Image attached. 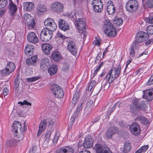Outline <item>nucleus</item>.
Returning <instances> with one entry per match:
<instances>
[{"label": "nucleus", "instance_id": "nucleus-61", "mask_svg": "<svg viewBox=\"0 0 153 153\" xmlns=\"http://www.w3.org/2000/svg\"><path fill=\"white\" fill-rule=\"evenodd\" d=\"M56 152V153H64V147L58 148Z\"/></svg>", "mask_w": 153, "mask_h": 153}, {"label": "nucleus", "instance_id": "nucleus-44", "mask_svg": "<svg viewBox=\"0 0 153 153\" xmlns=\"http://www.w3.org/2000/svg\"><path fill=\"white\" fill-rule=\"evenodd\" d=\"M96 83V82L94 80H92L88 86V90L89 91H91L93 89Z\"/></svg>", "mask_w": 153, "mask_h": 153}, {"label": "nucleus", "instance_id": "nucleus-64", "mask_svg": "<svg viewBox=\"0 0 153 153\" xmlns=\"http://www.w3.org/2000/svg\"><path fill=\"white\" fill-rule=\"evenodd\" d=\"M80 112V111L76 109L74 114V116L75 117H77L79 115Z\"/></svg>", "mask_w": 153, "mask_h": 153}, {"label": "nucleus", "instance_id": "nucleus-62", "mask_svg": "<svg viewBox=\"0 0 153 153\" xmlns=\"http://www.w3.org/2000/svg\"><path fill=\"white\" fill-rule=\"evenodd\" d=\"M69 69V65L68 64L65 63L64 64L63 66V70L64 71H66L68 70Z\"/></svg>", "mask_w": 153, "mask_h": 153}, {"label": "nucleus", "instance_id": "nucleus-22", "mask_svg": "<svg viewBox=\"0 0 153 153\" xmlns=\"http://www.w3.org/2000/svg\"><path fill=\"white\" fill-rule=\"evenodd\" d=\"M34 47L30 44H27L25 49V53L27 55L31 56L33 54Z\"/></svg>", "mask_w": 153, "mask_h": 153}, {"label": "nucleus", "instance_id": "nucleus-6", "mask_svg": "<svg viewBox=\"0 0 153 153\" xmlns=\"http://www.w3.org/2000/svg\"><path fill=\"white\" fill-rule=\"evenodd\" d=\"M51 89L55 96L58 98H62L64 95V92L59 85L54 84L51 88Z\"/></svg>", "mask_w": 153, "mask_h": 153}, {"label": "nucleus", "instance_id": "nucleus-16", "mask_svg": "<svg viewBox=\"0 0 153 153\" xmlns=\"http://www.w3.org/2000/svg\"><path fill=\"white\" fill-rule=\"evenodd\" d=\"M118 131V129L116 127L114 126L110 127L106 132V137L108 138H111L113 134L117 133Z\"/></svg>", "mask_w": 153, "mask_h": 153}, {"label": "nucleus", "instance_id": "nucleus-5", "mask_svg": "<svg viewBox=\"0 0 153 153\" xmlns=\"http://www.w3.org/2000/svg\"><path fill=\"white\" fill-rule=\"evenodd\" d=\"M120 66L118 65L116 68L111 69L109 71L108 75V78L110 77V82L113 81L120 75Z\"/></svg>", "mask_w": 153, "mask_h": 153}, {"label": "nucleus", "instance_id": "nucleus-25", "mask_svg": "<svg viewBox=\"0 0 153 153\" xmlns=\"http://www.w3.org/2000/svg\"><path fill=\"white\" fill-rule=\"evenodd\" d=\"M45 120L46 125L48 126L49 129L51 130H51L52 131L53 130V126H54L55 123V119L53 118H48Z\"/></svg>", "mask_w": 153, "mask_h": 153}, {"label": "nucleus", "instance_id": "nucleus-27", "mask_svg": "<svg viewBox=\"0 0 153 153\" xmlns=\"http://www.w3.org/2000/svg\"><path fill=\"white\" fill-rule=\"evenodd\" d=\"M46 125H47L46 123L45 120H43L41 121L39 126V130L37 134L38 136L40 135L42 132L45 129Z\"/></svg>", "mask_w": 153, "mask_h": 153}, {"label": "nucleus", "instance_id": "nucleus-50", "mask_svg": "<svg viewBox=\"0 0 153 153\" xmlns=\"http://www.w3.org/2000/svg\"><path fill=\"white\" fill-rule=\"evenodd\" d=\"M39 77L37 76L33 77L31 78H27L26 79L28 82H33L39 79Z\"/></svg>", "mask_w": 153, "mask_h": 153}, {"label": "nucleus", "instance_id": "nucleus-40", "mask_svg": "<svg viewBox=\"0 0 153 153\" xmlns=\"http://www.w3.org/2000/svg\"><path fill=\"white\" fill-rule=\"evenodd\" d=\"M64 153H73L74 149L71 147L69 146L64 147Z\"/></svg>", "mask_w": 153, "mask_h": 153}, {"label": "nucleus", "instance_id": "nucleus-2", "mask_svg": "<svg viewBox=\"0 0 153 153\" xmlns=\"http://www.w3.org/2000/svg\"><path fill=\"white\" fill-rule=\"evenodd\" d=\"M146 102L141 101L139 99H134L132 100V104L130 105V111L134 113L138 108L145 110L147 107Z\"/></svg>", "mask_w": 153, "mask_h": 153}, {"label": "nucleus", "instance_id": "nucleus-23", "mask_svg": "<svg viewBox=\"0 0 153 153\" xmlns=\"http://www.w3.org/2000/svg\"><path fill=\"white\" fill-rule=\"evenodd\" d=\"M144 94L143 95V98L145 99L148 101H151L153 99L152 92L149 90H146L143 91Z\"/></svg>", "mask_w": 153, "mask_h": 153}, {"label": "nucleus", "instance_id": "nucleus-21", "mask_svg": "<svg viewBox=\"0 0 153 153\" xmlns=\"http://www.w3.org/2000/svg\"><path fill=\"white\" fill-rule=\"evenodd\" d=\"M42 48L43 52L45 54L49 55L52 50V46L50 44L45 43L42 45Z\"/></svg>", "mask_w": 153, "mask_h": 153}, {"label": "nucleus", "instance_id": "nucleus-9", "mask_svg": "<svg viewBox=\"0 0 153 153\" xmlns=\"http://www.w3.org/2000/svg\"><path fill=\"white\" fill-rule=\"evenodd\" d=\"M149 38L148 34L143 31L138 32L136 36V40L137 42H143Z\"/></svg>", "mask_w": 153, "mask_h": 153}, {"label": "nucleus", "instance_id": "nucleus-39", "mask_svg": "<svg viewBox=\"0 0 153 153\" xmlns=\"http://www.w3.org/2000/svg\"><path fill=\"white\" fill-rule=\"evenodd\" d=\"M148 145H145L141 147L136 152V153H141L144 152L148 148Z\"/></svg>", "mask_w": 153, "mask_h": 153}, {"label": "nucleus", "instance_id": "nucleus-28", "mask_svg": "<svg viewBox=\"0 0 153 153\" xmlns=\"http://www.w3.org/2000/svg\"><path fill=\"white\" fill-rule=\"evenodd\" d=\"M131 149V143L128 142L124 143L123 147L121 148L122 151L124 152H128Z\"/></svg>", "mask_w": 153, "mask_h": 153}, {"label": "nucleus", "instance_id": "nucleus-8", "mask_svg": "<svg viewBox=\"0 0 153 153\" xmlns=\"http://www.w3.org/2000/svg\"><path fill=\"white\" fill-rule=\"evenodd\" d=\"M44 24L45 28L51 30H55L57 28L56 23L54 22L53 19L51 18H48L45 19L44 22Z\"/></svg>", "mask_w": 153, "mask_h": 153}, {"label": "nucleus", "instance_id": "nucleus-17", "mask_svg": "<svg viewBox=\"0 0 153 153\" xmlns=\"http://www.w3.org/2000/svg\"><path fill=\"white\" fill-rule=\"evenodd\" d=\"M22 127L21 124L19 121H15L13 123L12 131L14 133H19V131L20 133L22 130Z\"/></svg>", "mask_w": 153, "mask_h": 153}, {"label": "nucleus", "instance_id": "nucleus-59", "mask_svg": "<svg viewBox=\"0 0 153 153\" xmlns=\"http://www.w3.org/2000/svg\"><path fill=\"white\" fill-rule=\"evenodd\" d=\"M153 84V78L152 76L149 78L148 81L147 82V84L148 85H151Z\"/></svg>", "mask_w": 153, "mask_h": 153}, {"label": "nucleus", "instance_id": "nucleus-41", "mask_svg": "<svg viewBox=\"0 0 153 153\" xmlns=\"http://www.w3.org/2000/svg\"><path fill=\"white\" fill-rule=\"evenodd\" d=\"M93 7L97 6L103 4L100 0H94L91 3Z\"/></svg>", "mask_w": 153, "mask_h": 153}, {"label": "nucleus", "instance_id": "nucleus-26", "mask_svg": "<svg viewBox=\"0 0 153 153\" xmlns=\"http://www.w3.org/2000/svg\"><path fill=\"white\" fill-rule=\"evenodd\" d=\"M37 56H34L31 58L27 59L26 63L28 65H34L37 62Z\"/></svg>", "mask_w": 153, "mask_h": 153}, {"label": "nucleus", "instance_id": "nucleus-11", "mask_svg": "<svg viewBox=\"0 0 153 153\" xmlns=\"http://www.w3.org/2000/svg\"><path fill=\"white\" fill-rule=\"evenodd\" d=\"M94 149L97 153H107L109 151L106 146L98 143L95 145Z\"/></svg>", "mask_w": 153, "mask_h": 153}, {"label": "nucleus", "instance_id": "nucleus-48", "mask_svg": "<svg viewBox=\"0 0 153 153\" xmlns=\"http://www.w3.org/2000/svg\"><path fill=\"white\" fill-rule=\"evenodd\" d=\"M96 40L93 42V44L94 45L99 46L101 42V39L99 37H95Z\"/></svg>", "mask_w": 153, "mask_h": 153}, {"label": "nucleus", "instance_id": "nucleus-18", "mask_svg": "<svg viewBox=\"0 0 153 153\" xmlns=\"http://www.w3.org/2000/svg\"><path fill=\"white\" fill-rule=\"evenodd\" d=\"M59 28L64 31H66L69 29L70 27L67 23L63 19H60L59 21Z\"/></svg>", "mask_w": 153, "mask_h": 153}, {"label": "nucleus", "instance_id": "nucleus-38", "mask_svg": "<svg viewBox=\"0 0 153 153\" xmlns=\"http://www.w3.org/2000/svg\"><path fill=\"white\" fill-rule=\"evenodd\" d=\"M106 9L107 12L110 15L114 14L115 11V8L114 6H111L110 7L106 8Z\"/></svg>", "mask_w": 153, "mask_h": 153}, {"label": "nucleus", "instance_id": "nucleus-10", "mask_svg": "<svg viewBox=\"0 0 153 153\" xmlns=\"http://www.w3.org/2000/svg\"><path fill=\"white\" fill-rule=\"evenodd\" d=\"M51 6L53 11L57 13L62 12L64 8L63 4L58 2L53 3Z\"/></svg>", "mask_w": 153, "mask_h": 153}, {"label": "nucleus", "instance_id": "nucleus-63", "mask_svg": "<svg viewBox=\"0 0 153 153\" xmlns=\"http://www.w3.org/2000/svg\"><path fill=\"white\" fill-rule=\"evenodd\" d=\"M147 22L150 24H153V17L150 16L147 19Z\"/></svg>", "mask_w": 153, "mask_h": 153}, {"label": "nucleus", "instance_id": "nucleus-52", "mask_svg": "<svg viewBox=\"0 0 153 153\" xmlns=\"http://www.w3.org/2000/svg\"><path fill=\"white\" fill-rule=\"evenodd\" d=\"M56 36L57 38H61L62 40L65 39L67 38V37L66 36L63 35L59 32H58L57 33Z\"/></svg>", "mask_w": 153, "mask_h": 153}, {"label": "nucleus", "instance_id": "nucleus-1", "mask_svg": "<svg viewBox=\"0 0 153 153\" xmlns=\"http://www.w3.org/2000/svg\"><path fill=\"white\" fill-rule=\"evenodd\" d=\"M103 29L106 35L111 37H114L117 34L116 29L109 20L104 22Z\"/></svg>", "mask_w": 153, "mask_h": 153}, {"label": "nucleus", "instance_id": "nucleus-31", "mask_svg": "<svg viewBox=\"0 0 153 153\" xmlns=\"http://www.w3.org/2000/svg\"><path fill=\"white\" fill-rule=\"evenodd\" d=\"M57 70V66L56 65H52L48 70V72L50 75H53L56 74Z\"/></svg>", "mask_w": 153, "mask_h": 153}, {"label": "nucleus", "instance_id": "nucleus-29", "mask_svg": "<svg viewBox=\"0 0 153 153\" xmlns=\"http://www.w3.org/2000/svg\"><path fill=\"white\" fill-rule=\"evenodd\" d=\"M110 77L108 78V75H107L106 78L103 80L102 85L104 87V88L106 87V88H108L110 86V84L112 82H110L111 79Z\"/></svg>", "mask_w": 153, "mask_h": 153}, {"label": "nucleus", "instance_id": "nucleus-4", "mask_svg": "<svg viewBox=\"0 0 153 153\" xmlns=\"http://www.w3.org/2000/svg\"><path fill=\"white\" fill-rule=\"evenodd\" d=\"M54 30H51L47 28L42 29L40 34V38L41 40L45 42L49 41L52 36V31Z\"/></svg>", "mask_w": 153, "mask_h": 153}, {"label": "nucleus", "instance_id": "nucleus-55", "mask_svg": "<svg viewBox=\"0 0 153 153\" xmlns=\"http://www.w3.org/2000/svg\"><path fill=\"white\" fill-rule=\"evenodd\" d=\"M129 54L130 56L133 57H134L135 56V51L134 47L132 46L130 48Z\"/></svg>", "mask_w": 153, "mask_h": 153}, {"label": "nucleus", "instance_id": "nucleus-49", "mask_svg": "<svg viewBox=\"0 0 153 153\" xmlns=\"http://www.w3.org/2000/svg\"><path fill=\"white\" fill-rule=\"evenodd\" d=\"M18 104H20L21 105H27L31 106L32 104L30 102H28L26 100H24L23 102L21 101H19L18 102Z\"/></svg>", "mask_w": 153, "mask_h": 153}, {"label": "nucleus", "instance_id": "nucleus-47", "mask_svg": "<svg viewBox=\"0 0 153 153\" xmlns=\"http://www.w3.org/2000/svg\"><path fill=\"white\" fill-rule=\"evenodd\" d=\"M7 4V0H0V8L5 7Z\"/></svg>", "mask_w": 153, "mask_h": 153}, {"label": "nucleus", "instance_id": "nucleus-37", "mask_svg": "<svg viewBox=\"0 0 153 153\" xmlns=\"http://www.w3.org/2000/svg\"><path fill=\"white\" fill-rule=\"evenodd\" d=\"M103 4L100 5H97L93 7L94 11L97 13L101 12L103 10Z\"/></svg>", "mask_w": 153, "mask_h": 153}, {"label": "nucleus", "instance_id": "nucleus-54", "mask_svg": "<svg viewBox=\"0 0 153 153\" xmlns=\"http://www.w3.org/2000/svg\"><path fill=\"white\" fill-rule=\"evenodd\" d=\"M69 16L72 19V20L74 22L76 20H77V19H76V15L75 13L73 12L71 13L69 15Z\"/></svg>", "mask_w": 153, "mask_h": 153}, {"label": "nucleus", "instance_id": "nucleus-51", "mask_svg": "<svg viewBox=\"0 0 153 153\" xmlns=\"http://www.w3.org/2000/svg\"><path fill=\"white\" fill-rule=\"evenodd\" d=\"M115 23H116L117 25L119 26L121 25L123 23V20L121 18H116L114 20Z\"/></svg>", "mask_w": 153, "mask_h": 153}, {"label": "nucleus", "instance_id": "nucleus-42", "mask_svg": "<svg viewBox=\"0 0 153 153\" xmlns=\"http://www.w3.org/2000/svg\"><path fill=\"white\" fill-rule=\"evenodd\" d=\"M12 72L6 67L5 69L2 70L1 74L3 76L7 75L10 74Z\"/></svg>", "mask_w": 153, "mask_h": 153}, {"label": "nucleus", "instance_id": "nucleus-43", "mask_svg": "<svg viewBox=\"0 0 153 153\" xmlns=\"http://www.w3.org/2000/svg\"><path fill=\"white\" fill-rule=\"evenodd\" d=\"M146 31L148 35L153 34V25H150L148 26L147 28Z\"/></svg>", "mask_w": 153, "mask_h": 153}, {"label": "nucleus", "instance_id": "nucleus-13", "mask_svg": "<svg viewBox=\"0 0 153 153\" xmlns=\"http://www.w3.org/2000/svg\"><path fill=\"white\" fill-rule=\"evenodd\" d=\"M93 140L92 137L88 135L85 138L84 142L83 144V146L85 149H88L92 147L93 144Z\"/></svg>", "mask_w": 153, "mask_h": 153}, {"label": "nucleus", "instance_id": "nucleus-58", "mask_svg": "<svg viewBox=\"0 0 153 153\" xmlns=\"http://www.w3.org/2000/svg\"><path fill=\"white\" fill-rule=\"evenodd\" d=\"M147 4L149 8H153V0H148Z\"/></svg>", "mask_w": 153, "mask_h": 153}, {"label": "nucleus", "instance_id": "nucleus-35", "mask_svg": "<svg viewBox=\"0 0 153 153\" xmlns=\"http://www.w3.org/2000/svg\"><path fill=\"white\" fill-rule=\"evenodd\" d=\"M26 23L29 29L34 28L35 25V20L33 19H30V20L28 21Z\"/></svg>", "mask_w": 153, "mask_h": 153}, {"label": "nucleus", "instance_id": "nucleus-3", "mask_svg": "<svg viewBox=\"0 0 153 153\" xmlns=\"http://www.w3.org/2000/svg\"><path fill=\"white\" fill-rule=\"evenodd\" d=\"M75 26L77 27L79 33H83L84 37L86 36V22L82 19L78 18L74 22Z\"/></svg>", "mask_w": 153, "mask_h": 153}, {"label": "nucleus", "instance_id": "nucleus-60", "mask_svg": "<svg viewBox=\"0 0 153 153\" xmlns=\"http://www.w3.org/2000/svg\"><path fill=\"white\" fill-rule=\"evenodd\" d=\"M106 8H108L110 6H114L113 3L111 1H109L108 2H107L106 4Z\"/></svg>", "mask_w": 153, "mask_h": 153}, {"label": "nucleus", "instance_id": "nucleus-57", "mask_svg": "<svg viewBox=\"0 0 153 153\" xmlns=\"http://www.w3.org/2000/svg\"><path fill=\"white\" fill-rule=\"evenodd\" d=\"M121 104V102H117L116 104L114 105L111 108V112L110 113V114H111V113L113 112V111L114 110L115 108H116L117 106L119 107L120 105Z\"/></svg>", "mask_w": 153, "mask_h": 153}, {"label": "nucleus", "instance_id": "nucleus-45", "mask_svg": "<svg viewBox=\"0 0 153 153\" xmlns=\"http://www.w3.org/2000/svg\"><path fill=\"white\" fill-rule=\"evenodd\" d=\"M23 18L26 23L33 19L31 15L28 13L25 14L23 16Z\"/></svg>", "mask_w": 153, "mask_h": 153}, {"label": "nucleus", "instance_id": "nucleus-32", "mask_svg": "<svg viewBox=\"0 0 153 153\" xmlns=\"http://www.w3.org/2000/svg\"><path fill=\"white\" fill-rule=\"evenodd\" d=\"M136 121H139L141 123L143 124H146L149 123V121L144 117L139 116L137 117L135 119Z\"/></svg>", "mask_w": 153, "mask_h": 153}, {"label": "nucleus", "instance_id": "nucleus-19", "mask_svg": "<svg viewBox=\"0 0 153 153\" xmlns=\"http://www.w3.org/2000/svg\"><path fill=\"white\" fill-rule=\"evenodd\" d=\"M49 62V59L48 58H44L42 59L40 62V69L43 71L46 70Z\"/></svg>", "mask_w": 153, "mask_h": 153}, {"label": "nucleus", "instance_id": "nucleus-15", "mask_svg": "<svg viewBox=\"0 0 153 153\" xmlns=\"http://www.w3.org/2000/svg\"><path fill=\"white\" fill-rule=\"evenodd\" d=\"M28 40L32 43H36L38 42L39 40L36 34L33 32L29 33L27 36Z\"/></svg>", "mask_w": 153, "mask_h": 153}, {"label": "nucleus", "instance_id": "nucleus-36", "mask_svg": "<svg viewBox=\"0 0 153 153\" xmlns=\"http://www.w3.org/2000/svg\"><path fill=\"white\" fill-rule=\"evenodd\" d=\"M6 67L12 72L15 68V66L14 63L10 61L7 63Z\"/></svg>", "mask_w": 153, "mask_h": 153}, {"label": "nucleus", "instance_id": "nucleus-34", "mask_svg": "<svg viewBox=\"0 0 153 153\" xmlns=\"http://www.w3.org/2000/svg\"><path fill=\"white\" fill-rule=\"evenodd\" d=\"M79 92L76 91L74 95V97L72 100V104L74 105V106L75 105V104L77 102V99L79 98Z\"/></svg>", "mask_w": 153, "mask_h": 153}, {"label": "nucleus", "instance_id": "nucleus-20", "mask_svg": "<svg viewBox=\"0 0 153 153\" xmlns=\"http://www.w3.org/2000/svg\"><path fill=\"white\" fill-rule=\"evenodd\" d=\"M37 13L38 15H42L47 11V7L44 4H39L37 7Z\"/></svg>", "mask_w": 153, "mask_h": 153}, {"label": "nucleus", "instance_id": "nucleus-14", "mask_svg": "<svg viewBox=\"0 0 153 153\" xmlns=\"http://www.w3.org/2000/svg\"><path fill=\"white\" fill-rule=\"evenodd\" d=\"M67 48L68 51L73 55H75L77 53V49L75 43L73 41L68 42Z\"/></svg>", "mask_w": 153, "mask_h": 153}, {"label": "nucleus", "instance_id": "nucleus-53", "mask_svg": "<svg viewBox=\"0 0 153 153\" xmlns=\"http://www.w3.org/2000/svg\"><path fill=\"white\" fill-rule=\"evenodd\" d=\"M50 130L49 129V130L47 132L45 135V140L47 141L49 140V138L51 135V131H50Z\"/></svg>", "mask_w": 153, "mask_h": 153}, {"label": "nucleus", "instance_id": "nucleus-30", "mask_svg": "<svg viewBox=\"0 0 153 153\" xmlns=\"http://www.w3.org/2000/svg\"><path fill=\"white\" fill-rule=\"evenodd\" d=\"M51 58L53 60L55 61H58L61 59V56L58 51H55L52 53Z\"/></svg>", "mask_w": 153, "mask_h": 153}, {"label": "nucleus", "instance_id": "nucleus-56", "mask_svg": "<svg viewBox=\"0 0 153 153\" xmlns=\"http://www.w3.org/2000/svg\"><path fill=\"white\" fill-rule=\"evenodd\" d=\"M19 77L17 76L15 79L14 83L16 88H17L18 87L19 84L20 83V81L19 80Z\"/></svg>", "mask_w": 153, "mask_h": 153}, {"label": "nucleus", "instance_id": "nucleus-12", "mask_svg": "<svg viewBox=\"0 0 153 153\" xmlns=\"http://www.w3.org/2000/svg\"><path fill=\"white\" fill-rule=\"evenodd\" d=\"M130 130L131 133L135 136H137L140 133V129L138 125L135 123L130 126Z\"/></svg>", "mask_w": 153, "mask_h": 153}, {"label": "nucleus", "instance_id": "nucleus-24", "mask_svg": "<svg viewBox=\"0 0 153 153\" xmlns=\"http://www.w3.org/2000/svg\"><path fill=\"white\" fill-rule=\"evenodd\" d=\"M34 5L32 2H26L23 4V9L25 10L30 11L33 9Z\"/></svg>", "mask_w": 153, "mask_h": 153}, {"label": "nucleus", "instance_id": "nucleus-33", "mask_svg": "<svg viewBox=\"0 0 153 153\" xmlns=\"http://www.w3.org/2000/svg\"><path fill=\"white\" fill-rule=\"evenodd\" d=\"M17 7L15 5L11 3L9 6V10L11 15H13L17 10Z\"/></svg>", "mask_w": 153, "mask_h": 153}, {"label": "nucleus", "instance_id": "nucleus-7", "mask_svg": "<svg viewBox=\"0 0 153 153\" xmlns=\"http://www.w3.org/2000/svg\"><path fill=\"white\" fill-rule=\"evenodd\" d=\"M138 7V4L135 0H130L128 1L126 6V10L130 12L136 11Z\"/></svg>", "mask_w": 153, "mask_h": 153}, {"label": "nucleus", "instance_id": "nucleus-46", "mask_svg": "<svg viewBox=\"0 0 153 153\" xmlns=\"http://www.w3.org/2000/svg\"><path fill=\"white\" fill-rule=\"evenodd\" d=\"M19 132L18 133V134L16 136V138L18 139V140H16L18 141H19L22 140L24 138V132L22 130L21 131V133L19 132L20 134H19Z\"/></svg>", "mask_w": 153, "mask_h": 153}]
</instances>
